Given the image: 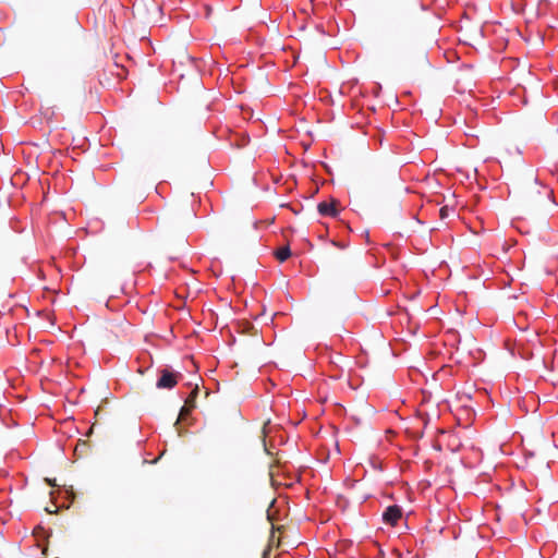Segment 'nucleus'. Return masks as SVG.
Wrapping results in <instances>:
<instances>
[{"mask_svg": "<svg viewBox=\"0 0 558 558\" xmlns=\"http://www.w3.org/2000/svg\"><path fill=\"white\" fill-rule=\"evenodd\" d=\"M160 376L157 380V388L159 389H172L177 386L182 375L178 372H172L168 368H162L159 372Z\"/></svg>", "mask_w": 558, "mask_h": 558, "instance_id": "f257e3e1", "label": "nucleus"}, {"mask_svg": "<svg viewBox=\"0 0 558 558\" xmlns=\"http://www.w3.org/2000/svg\"><path fill=\"white\" fill-rule=\"evenodd\" d=\"M317 210L324 217L336 218L340 214L341 205L336 198H330L318 203Z\"/></svg>", "mask_w": 558, "mask_h": 558, "instance_id": "f03ea898", "label": "nucleus"}, {"mask_svg": "<svg viewBox=\"0 0 558 558\" xmlns=\"http://www.w3.org/2000/svg\"><path fill=\"white\" fill-rule=\"evenodd\" d=\"M284 538H286V535H284V531H283L282 526H279L276 530H274L270 535V538H269V544L263 553V558L269 557V554H270L272 547H276V548L283 547Z\"/></svg>", "mask_w": 558, "mask_h": 558, "instance_id": "7ed1b4c3", "label": "nucleus"}, {"mask_svg": "<svg viewBox=\"0 0 558 558\" xmlns=\"http://www.w3.org/2000/svg\"><path fill=\"white\" fill-rule=\"evenodd\" d=\"M403 512L401 507L397 505L389 506L383 512V521L385 524L395 527L402 519Z\"/></svg>", "mask_w": 558, "mask_h": 558, "instance_id": "20e7f679", "label": "nucleus"}, {"mask_svg": "<svg viewBox=\"0 0 558 558\" xmlns=\"http://www.w3.org/2000/svg\"><path fill=\"white\" fill-rule=\"evenodd\" d=\"M440 441H446L448 448L452 451L458 450L461 446L460 439L453 433H442Z\"/></svg>", "mask_w": 558, "mask_h": 558, "instance_id": "39448f33", "label": "nucleus"}, {"mask_svg": "<svg viewBox=\"0 0 558 558\" xmlns=\"http://www.w3.org/2000/svg\"><path fill=\"white\" fill-rule=\"evenodd\" d=\"M275 257L278 262L283 263L291 256V250L289 245L281 246L274 252Z\"/></svg>", "mask_w": 558, "mask_h": 558, "instance_id": "423d86ee", "label": "nucleus"}, {"mask_svg": "<svg viewBox=\"0 0 558 558\" xmlns=\"http://www.w3.org/2000/svg\"><path fill=\"white\" fill-rule=\"evenodd\" d=\"M451 209L448 207V206H442L440 209H439V216L441 219H445L449 216V211Z\"/></svg>", "mask_w": 558, "mask_h": 558, "instance_id": "0eeeda50", "label": "nucleus"}, {"mask_svg": "<svg viewBox=\"0 0 558 558\" xmlns=\"http://www.w3.org/2000/svg\"><path fill=\"white\" fill-rule=\"evenodd\" d=\"M189 402H190V400H186V401H185V405H184V407L182 408V410H181V415H183L184 413L189 412V411H190V409L193 407V405L189 407V405H187V404H189Z\"/></svg>", "mask_w": 558, "mask_h": 558, "instance_id": "6e6552de", "label": "nucleus"}, {"mask_svg": "<svg viewBox=\"0 0 558 558\" xmlns=\"http://www.w3.org/2000/svg\"><path fill=\"white\" fill-rule=\"evenodd\" d=\"M46 481H47V483H48L50 486H56L54 481H51V480H48V478H47Z\"/></svg>", "mask_w": 558, "mask_h": 558, "instance_id": "1a4fd4ad", "label": "nucleus"}, {"mask_svg": "<svg viewBox=\"0 0 558 558\" xmlns=\"http://www.w3.org/2000/svg\"><path fill=\"white\" fill-rule=\"evenodd\" d=\"M288 545L291 546V547H295L296 546L295 542H291Z\"/></svg>", "mask_w": 558, "mask_h": 558, "instance_id": "9d476101", "label": "nucleus"}, {"mask_svg": "<svg viewBox=\"0 0 558 558\" xmlns=\"http://www.w3.org/2000/svg\"><path fill=\"white\" fill-rule=\"evenodd\" d=\"M196 393H197V392H196V390L192 391V393H191V396H190V397H191V399H192V398H194V396H195Z\"/></svg>", "mask_w": 558, "mask_h": 558, "instance_id": "9b49d317", "label": "nucleus"}, {"mask_svg": "<svg viewBox=\"0 0 558 558\" xmlns=\"http://www.w3.org/2000/svg\"><path fill=\"white\" fill-rule=\"evenodd\" d=\"M549 196L554 197L553 191H549Z\"/></svg>", "mask_w": 558, "mask_h": 558, "instance_id": "f8f14e48", "label": "nucleus"}]
</instances>
